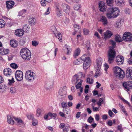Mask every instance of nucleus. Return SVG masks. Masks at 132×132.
<instances>
[{"label": "nucleus", "instance_id": "052dcab7", "mask_svg": "<svg viewBox=\"0 0 132 132\" xmlns=\"http://www.w3.org/2000/svg\"><path fill=\"white\" fill-rule=\"evenodd\" d=\"M92 109L93 111L96 112L97 111H99L100 109V108L96 107H94Z\"/></svg>", "mask_w": 132, "mask_h": 132}, {"label": "nucleus", "instance_id": "09e8293b", "mask_svg": "<svg viewBox=\"0 0 132 132\" xmlns=\"http://www.w3.org/2000/svg\"><path fill=\"white\" fill-rule=\"evenodd\" d=\"M61 104L63 109L64 108H65L67 106V104L66 102L64 101L62 102L61 103Z\"/></svg>", "mask_w": 132, "mask_h": 132}, {"label": "nucleus", "instance_id": "2f4dec72", "mask_svg": "<svg viewBox=\"0 0 132 132\" xmlns=\"http://www.w3.org/2000/svg\"><path fill=\"white\" fill-rule=\"evenodd\" d=\"M119 106L120 107V109L125 114L126 116H127L128 114L126 111L125 109L123 106L120 104H119Z\"/></svg>", "mask_w": 132, "mask_h": 132}, {"label": "nucleus", "instance_id": "4be33fe9", "mask_svg": "<svg viewBox=\"0 0 132 132\" xmlns=\"http://www.w3.org/2000/svg\"><path fill=\"white\" fill-rule=\"evenodd\" d=\"M95 68L96 70L95 77H97V76H100L102 74V72L101 70V67L99 68L98 67H96V68Z\"/></svg>", "mask_w": 132, "mask_h": 132}, {"label": "nucleus", "instance_id": "e433bc0d", "mask_svg": "<svg viewBox=\"0 0 132 132\" xmlns=\"http://www.w3.org/2000/svg\"><path fill=\"white\" fill-rule=\"evenodd\" d=\"M71 11V9L70 8V6L68 5L67 6L66 9L64 11L66 13L68 14H69Z\"/></svg>", "mask_w": 132, "mask_h": 132}, {"label": "nucleus", "instance_id": "0eeeda50", "mask_svg": "<svg viewBox=\"0 0 132 132\" xmlns=\"http://www.w3.org/2000/svg\"><path fill=\"white\" fill-rule=\"evenodd\" d=\"M123 40L126 41H132V34L129 32H125L122 36Z\"/></svg>", "mask_w": 132, "mask_h": 132}, {"label": "nucleus", "instance_id": "39448f33", "mask_svg": "<svg viewBox=\"0 0 132 132\" xmlns=\"http://www.w3.org/2000/svg\"><path fill=\"white\" fill-rule=\"evenodd\" d=\"M35 74L30 71H27L25 74V77L28 81H33L36 78Z\"/></svg>", "mask_w": 132, "mask_h": 132}, {"label": "nucleus", "instance_id": "37998d69", "mask_svg": "<svg viewBox=\"0 0 132 132\" xmlns=\"http://www.w3.org/2000/svg\"><path fill=\"white\" fill-rule=\"evenodd\" d=\"M110 43L112 45V46H110V47H111L112 48H113V49H114L116 45V43L115 41L111 40L110 41Z\"/></svg>", "mask_w": 132, "mask_h": 132}, {"label": "nucleus", "instance_id": "5701e85b", "mask_svg": "<svg viewBox=\"0 0 132 132\" xmlns=\"http://www.w3.org/2000/svg\"><path fill=\"white\" fill-rule=\"evenodd\" d=\"M9 50L8 49H4L3 48H0V54L1 55H5L9 53Z\"/></svg>", "mask_w": 132, "mask_h": 132}, {"label": "nucleus", "instance_id": "680f3d73", "mask_svg": "<svg viewBox=\"0 0 132 132\" xmlns=\"http://www.w3.org/2000/svg\"><path fill=\"white\" fill-rule=\"evenodd\" d=\"M30 27L28 25L26 24L24 25L23 28V29L24 30H28L29 29Z\"/></svg>", "mask_w": 132, "mask_h": 132}, {"label": "nucleus", "instance_id": "393cba45", "mask_svg": "<svg viewBox=\"0 0 132 132\" xmlns=\"http://www.w3.org/2000/svg\"><path fill=\"white\" fill-rule=\"evenodd\" d=\"M10 43L11 46L14 48L16 47L18 45V43L16 40H11L10 41Z\"/></svg>", "mask_w": 132, "mask_h": 132}, {"label": "nucleus", "instance_id": "f257e3e1", "mask_svg": "<svg viewBox=\"0 0 132 132\" xmlns=\"http://www.w3.org/2000/svg\"><path fill=\"white\" fill-rule=\"evenodd\" d=\"M119 11L117 7H110L107 10L106 15L108 19L114 18L119 15Z\"/></svg>", "mask_w": 132, "mask_h": 132}, {"label": "nucleus", "instance_id": "a19ab883", "mask_svg": "<svg viewBox=\"0 0 132 132\" xmlns=\"http://www.w3.org/2000/svg\"><path fill=\"white\" fill-rule=\"evenodd\" d=\"M12 78L11 79H8V80L9 81V82L8 83V84L9 85H11L14 82V79L13 77L12 76H11Z\"/></svg>", "mask_w": 132, "mask_h": 132}, {"label": "nucleus", "instance_id": "1a4fd4ad", "mask_svg": "<svg viewBox=\"0 0 132 132\" xmlns=\"http://www.w3.org/2000/svg\"><path fill=\"white\" fill-rule=\"evenodd\" d=\"M123 86L125 90L129 91L130 89H132V81L125 82L123 83Z\"/></svg>", "mask_w": 132, "mask_h": 132}, {"label": "nucleus", "instance_id": "49530a36", "mask_svg": "<svg viewBox=\"0 0 132 132\" xmlns=\"http://www.w3.org/2000/svg\"><path fill=\"white\" fill-rule=\"evenodd\" d=\"M93 81V80L92 78L91 81H90V78L89 77L87 79V82L88 84H92Z\"/></svg>", "mask_w": 132, "mask_h": 132}, {"label": "nucleus", "instance_id": "7ed1b4c3", "mask_svg": "<svg viewBox=\"0 0 132 132\" xmlns=\"http://www.w3.org/2000/svg\"><path fill=\"white\" fill-rule=\"evenodd\" d=\"M20 54L22 58L26 60H29L31 58V53L27 48H23L21 49Z\"/></svg>", "mask_w": 132, "mask_h": 132}, {"label": "nucleus", "instance_id": "412c9836", "mask_svg": "<svg viewBox=\"0 0 132 132\" xmlns=\"http://www.w3.org/2000/svg\"><path fill=\"white\" fill-rule=\"evenodd\" d=\"M125 0H115L116 4L118 6H123L125 5Z\"/></svg>", "mask_w": 132, "mask_h": 132}, {"label": "nucleus", "instance_id": "58836bf2", "mask_svg": "<svg viewBox=\"0 0 132 132\" xmlns=\"http://www.w3.org/2000/svg\"><path fill=\"white\" fill-rule=\"evenodd\" d=\"M5 24V21L2 19H0V28H2L4 27Z\"/></svg>", "mask_w": 132, "mask_h": 132}, {"label": "nucleus", "instance_id": "cd10ccee", "mask_svg": "<svg viewBox=\"0 0 132 132\" xmlns=\"http://www.w3.org/2000/svg\"><path fill=\"white\" fill-rule=\"evenodd\" d=\"M6 86L5 84L0 85V93L3 92L6 90Z\"/></svg>", "mask_w": 132, "mask_h": 132}, {"label": "nucleus", "instance_id": "4c0bfd02", "mask_svg": "<svg viewBox=\"0 0 132 132\" xmlns=\"http://www.w3.org/2000/svg\"><path fill=\"white\" fill-rule=\"evenodd\" d=\"M14 119L18 124H23V123L22 120L20 118H14Z\"/></svg>", "mask_w": 132, "mask_h": 132}, {"label": "nucleus", "instance_id": "ddd939ff", "mask_svg": "<svg viewBox=\"0 0 132 132\" xmlns=\"http://www.w3.org/2000/svg\"><path fill=\"white\" fill-rule=\"evenodd\" d=\"M124 57L122 56H118L116 57V61L117 64L120 65L124 62Z\"/></svg>", "mask_w": 132, "mask_h": 132}, {"label": "nucleus", "instance_id": "8fccbe9b", "mask_svg": "<svg viewBox=\"0 0 132 132\" xmlns=\"http://www.w3.org/2000/svg\"><path fill=\"white\" fill-rule=\"evenodd\" d=\"M69 14V15L71 16L73 18H75L76 16L75 13L74 11H71Z\"/></svg>", "mask_w": 132, "mask_h": 132}, {"label": "nucleus", "instance_id": "a18cd8bd", "mask_svg": "<svg viewBox=\"0 0 132 132\" xmlns=\"http://www.w3.org/2000/svg\"><path fill=\"white\" fill-rule=\"evenodd\" d=\"M80 7V5L78 4H76L74 7V9L76 10H78Z\"/></svg>", "mask_w": 132, "mask_h": 132}, {"label": "nucleus", "instance_id": "4468645a", "mask_svg": "<svg viewBox=\"0 0 132 132\" xmlns=\"http://www.w3.org/2000/svg\"><path fill=\"white\" fill-rule=\"evenodd\" d=\"M80 80L81 79L79 78L78 75H75L72 77V82L73 84L75 85L79 81H80Z\"/></svg>", "mask_w": 132, "mask_h": 132}, {"label": "nucleus", "instance_id": "6ab92c4d", "mask_svg": "<svg viewBox=\"0 0 132 132\" xmlns=\"http://www.w3.org/2000/svg\"><path fill=\"white\" fill-rule=\"evenodd\" d=\"M112 35V33L111 31L107 30L104 34V38L105 40H106L107 39L110 38Z\"/></svg>", "mask_w": 132, "mask_h": 132}, {"label": "nucleus", "instance_id": "2eb2a0df", "mask_svg": "<svg viewBox=\"0 0 132 132\" xmlns=\"http://www.w3.org/2000/svg\"><path fill=\"white\" fill-rule=\"evenodd\" d=\"M4 74L6 76H11L12 74L11 69L10 68L5 69L4 70Z\"/></svg>", "mask_w": 132, "mask_h": 132}, {"label": "nucleus", "instance_id": "f704fd0d", "mask_svg": "<svg viewBox=\"0 0 132 132\" xmlns=\"http://www.w3.org/2000/svg\"><path fill=\"white\" fill-rule=\"evenodd\" d=\"M53 87L52 84V85L49 83H46L44 85L45 87L47 89L50 90Z\"/></svg>", "mask_w": 132, "mask_h": 132}, {"label": "nucleus", "instance_id": "4d7b16f0", "mask_svg": "<svg viewBox=\"0 0 132 132\" xmlns=\"http://www.w3.org/2000/svg\"><path fill=\"white\" fill-rule=\"evenodd\" d=\"M38 123L37 120L35 119H34L32 120V124L33 126H36Z\"/></svg>", "mask_w": 132, "mask_h": 132}, {"label": "nucleus", "instance_id": "338daca9", "mask_svg": "<svg viewBox=\"0 0 132 132\" xmlns=\"http://www.w3.org/2000/svg\"><path fill=\"white\" fill-rule=\"evenodd\" d=\"M104 70L107 72V70L109 68V66L106 63H105L104 64Z\"/></svg>", "mask_w": 132, "mask_h": 132}, {"label": "nucleus", "instance_id": "aec40b11", "mask_svg": "<svg viewBox=\"0 0 132 132\" xmlns=\"http://www.w3.org/2000/svg\"><path fill=\"white\" fill-rule=\"evenodd\" d=\"M82 61L88 62L90 63V60L89 57H87L86 55H84L81 57Z\"/></svg>", "mask_w": 132, "mask_h": 132}, {"label": "nucleus", "instance_id": "bb28decb", "mask_svg": "<svg viewBox=\"0 0 132 132\" xmlns=\"http://www.w3.org/2000/svg\"><path fill=\"white\" fill-rule=\"evenodd\" d=\"M90 63L88 62H84L83 66V69L85 70L87 69L90 67Z\"/></svg>", "mask_w": 132, "mask_h": 132}, {"label": "nucleus", "instance_id": "de8ad7c7", "mask_svg": "<svg viewBox=\"0 0 132 132\" xmlns=\"http://www.w3.org/2000/svg\"><path fill=\"white\" fill-rule=\"evenodd\" d=\"M10 65L12 68L14 69H16L18 67L17 65L14 63L11 64Z\"/></svg>", "mask_w": 132, "mask_h": 132}, {"label": "nucleus", "instance_id": "774afa93", "mask_svg": "<svg viewBox=\"0 0 132 132\" xmlns=\"http://www.w3.org/2000/svg\"><path fill=\"white\" fill-rule=\"evenodd\" d=\"M93 120L94 119L91 116H90L88 118V121L89 123H91L93 121Z\"/></svg>", "mask_w": 132, "mask_h": 132}, {"label": "nucleus", "instance_id": "c03bdc74", "mask_svg": "<svg viewBox=\"0 0 132 132\" xmlns=\"http://www.w3.org/2000/svg\"><path fill=\"white\" fill-rule=\"evenodd\" d=\"M10 92L12 94L15 93L16 92V89L14 87H12L10 89Z\"/></svg>", "mask_w": 132, "mask_h": 132}, {"label": "nucleus", "instance_id": "c85d7f7f", "mask_svg": "<svg viewBox=\"0 0 132 132\" xmlns=\"http://www.w3.org/2000/svg\"><path fill=\"white\" fill-rule=\"evenodd\" d=\"M56 14L57 16L59 17L62 15V13L61 12V10H60V9L59 7L57 6L56 9Z\"/></svg>", "mask_w": 132, "mask_h": 132}, {"label": "nucleus", "instance_id": "20e7f679", "mask_svg": "<svg viewBox=\"0 0 132 132\" xmlns=\"http://www.w3.org/2000/svg\"><path fill=\"white\" fill-rule=\"evenodd\" d=\"M116 55V52L114 49L111 47H109L107 55L108 62L109 63L111 64L113 62Z\"/></svg>", "mask_w": 132, "mask_h": 132}, {"label": "nucleus", "instance_id": "72a5a7b5", "mask_svg": "<svg viewBox=\"0 0 132 132\" xmlns=\"http://www.w3.org/2000/svg\"><path fill=\"white\" fill-rule=\"evenodd\" d=\"M51 28L52 29L51 30H52V32L53 33L55 36H56V35L57 34L58 32L56 27L54 26L51 27Z\"/></svg>", "mask_w": 132, "mask_h": 132}, {"label": "nucleus", "instance_id": "a878e982", "mask_svg": "<svg viewBox=\"0 0 132 132\" xmlns=\"http://www.w3.org/2000/svg\"><path fill=\"white\" fill-rule=\"evenodd\" d=\"M7 122L9 123L12 125L14 123L13 118L10 115L7 116Z\"/></svg>", "mask_w": 132, "mask_h": 132}, {"label": "nucleus", "instance_id": "7c9ffc66", "mask_svg": "<svg viewBox=\"0 0 132 132\" xmlns=\"http://www.w3.org/2000/svg\"><path fill=\"white\" fill-rule=\"evenodd\" d=\"M82 62V60L81 57L80 58H79L75 60L74 61L73 63L75 64L78 65L81 63Z\"/></svg>", "mask_w": 132, "mask_h": 132}, {"label": "nucleus", "instance_id": "c9c22d12", "mask_svg": "<svg viewBox=\"0 0 132 132\" xmlns=\"http://www.w3.org/2000/svg\"><path fill=\"white\" fill-rule=\"evenodd\" d=\"M42 113V110L40 108H38L37 109L36 111V116L38 117H39L40 116Z\"/></svg>", "mask_w": 132, "mask_h": 132}, {"label": "nucleus", "instance_id": "9b49d317", "mask_svg": "<svg viewBox=\"0 0 132 132\" xmlns=\"http://www.w3.org/2000/svg\"><path fill=\"white\" fill-rule=\"evenodd\" d=\"M6 8L7 10L12 9L14 6V2L12 1H7L6 2Z\"/></svg>", "mask_w": 132, "mask_h": 132}, {"label": "nucleus", "instance_id": "b1692460", "mask_svg": "<svg viewBox=\"0 0 132 132\" xmlns=\"http://www.w3.org/2000/svg\"><path fill=\"white\" fill-rule=\"evenodd\" d=\"M80 52V50L79 48H77L74 52L73 56L74 58H76L79 55Z\"/></svg>", "mask_w": 132, "mask_h": 132}, {"label": "nucleus", "instance_id": "dca6fc26", "mask_svg": "<svg viewBox=\"0 0 132 132\" xmlns=\"http://www.w3.org/2000/svg\"><path fill=\"white\" fill-rule=\"evenodd\" d=\"M15 34L19 37L21 36L24 34L23 30L21 29H18L15 30Z\"/></svg>", "mask_w": 132, "mask_h": 132}, {"label": "nucleus", "instance_id": "13d9d810", "mask_svg": "<svg viewBox=\"0 0 132 132\" xmlns=\"http://www.w3.org/2000/svg\"><path fill=\"white\" fill-rule=\"evenodd\" d=\"M32 45L34 46H36L38 44V42L36 41H32Z\"/></svg>", "mask_w": 132, "mask_h": 132}, {"label": "nucleus", "instance_id": "3c124183", "mask_svg": "<svg viewBox=\"0 0 132 132\" xmlns=\"http://www.w3.org/2000/svg\"><path fill=\"white\" fill-rule=\"evenodd\" d=\"M73 26L75 28V30L76 31H77L81 28L80 26L76 24H75Z\"/></svg>", "mask_w": 132, "mask_h": 132}, {"label": "nucleus", "instance_id": "f3484780", "mask_svg": "<svg viewBox=\"0 0 132 132\" xmlns=\"http://www.w3.org/2000/svg\"><path fill=\"white\" fill-rule=\"evenodd\" d=\"M102 64V59L101 58H98L96 60V64L95 66V68L98 67V68L101 67Z\"/></svg>", "mask_w": 132, "mask_h": 132}, {"label": "nucleus", "instance_id": "6e6d98bb", "mask_svg": "<svg viewBox=\"0 0 132 132\" xmlns=\"http://www.w3.org/2000/svg\"><path fill=\"white\" fill-rule=\"evenodd\" d=\"M83 30L84 35H87L89 34V31L88 29H84Z\"/></svg>", "mask_w": 132, "mask_h": 132}, {"label": "nucleus", "instance_id": "6e6552de", "mask_svg": "<svg viewBox=\"0 0 132 132\" xmlns=\"http://www.w3.org/2000/svg\"><path fill=\"white\" fill-rule=\"evenodd\" d=\"M16 79L18 81H20L23 79V72L21 71L17 70L15 74Z\"/></svg>", "mask_w": 132, "mask_h": 132}, {"label": "nucleus", "instance_id": "603ef678", "mask_svg": "<svg viewBox=\"0 0 132 132\" xmlns=\"http://www.w3.org/2000/svg\"><path fill=\"white\" fill-rule=\"evenodd\" d=\"M120 21L119 20L115 24V27L117 28H119L121 26Z\"/></svg>", "mask_w": 132, "mask_h": 132}, {"label": "nucleus", "instance_id": "9d476101", "mask_svg": "<svg viewBox=\"0 0 132 132\" xmlns=\"http://www.w3.org/2000/svg\"><path fill=\"white\" fill-rule=\"evenodd\" d=\"M126 76L129 79H132V68H128L126 70Z\"/></svg>", "mask_w": 132, "mask_h": 132}, {"label": "nucleus", "instance_id": "69168bd1", "mask_svg": "<svg viewBox=\"0 0 132 132\" xmlns=\"http://www.w3.org/2000/svg\"><path fill=\"white\" fill-rule=\"evenodd\" d=\"M108 113L110 117H112L113 116V115L114 114L111 110H110L109 111Z\"/></svg>", "mask_w": 132, "mask_h": 132}, {"label": "nucleus", "instance_id": "0e129e2a", "mask_svg": "<svg viewBox=\"0 0 132 132\" xmlns=\"http://www.w3.org/2000/svg\"><path fill=\"white\" fill-rule=\"evenodd\" d=\"M65 125V128L63 129V130L66 131H67V129L70 128V126L68 124H67Z\"/></svg>", "mask_w": 132, "mask_h": 132}, {"label": "nucleus", "instance_id": "bf43d9fd", "mask_svg": "<svg viewBox=\"0 0 132 132\" xmlns=\"http://www.w3.org/2000/svg\"><path fill=\"white\" fill-rule=\"evenodd\" d=\"M46 1L45 0H42L41 1V4L42 6H45L46 5Z\"/></svg>", "mask_w": 132, "mask_h": 132}, {"label": "nucleus", "instance_id": "473e14b6", "mask_svg": "<svg viewBox=\"0 0 132 132\" xmlns=\"http://www.w3.org/2000/svg\"><path fill=\"white\" fill-rule=\"evenodd\" d=\"M36 19L35 18L32 17L29 19V21L31 24L33 25L36 22Z\"/></svg>", "mask_w": 132, "mask_h": 132}, {"label": "nucleus", "instance_id": "864d4df0", "mask_svg": "<svg viewBox=\"0 0 132 132\" xmlns=\"http://www.w3.org/2000/svg\"><path fill=\"white\" fill-rule=\"evenodd\" d=\"M48 115L50 116V117L51 118H55L56 116V114L55 113L52 114L50 112L48 113Z\"/></svg>", "mask_w": 132, "mask_h": 132}, {"label": "nucleus", "instance_id": "5fc2aeb1", "mask_svg": "<svg viewBox=\"0 0 132 132\" xmlns=\"http://www.w3.org/2000/svg\"><path fill=\"white\" fill-rule=\"evenodd\" d=\"M107 3L109 6H111L113 2V0H107Z\"/></svg>", "mask_w": 132, "mask_h": 132}, {"label": "nucleus", "instance_id": "c756f323", "mask_svg": "<svg viewBox=\"0 0 132 132\" xmlns=\"http://www.w3.org/2000/svg\"><path fill=\"white\" fill-rule=\"evenodd\" d=\"M116 41L118 42H120L123 40V38H121V37L119 35L117 34L115 37Z\"/></svg>", "mask_w": 132, "mask_h": 132}, {"label": "nucleus", "instance_id": "ea45409f", "mask_svg": "<svg viewBox=\"0 0 132 132\" xmlns=\"http://www.w3.org/2000/svg\"><path fill=\"white\" fill-rule=\"evenodd\" d=\"M82 81V80H80L79 82L76 85V87L77 89L81 87Z\"/></svg>", "mask_w": 132, "mask_h": 132}, {"label": "nucleus", "instance_id": "e2e57ef3", "mask_svg": "<svg viewBox=\"0 0 132 132\" xmlns=\"http://www.w3.org/2000/svg\"><path fill=\"white\" fill-rule=\"evenodd\" d=\"M67 54L68 55L71 52V49L70 47H68L67 48Z\"/></svg>", "mask_w": 132, "mask_h": 132}, {"label": "nucleus", "instance_id": "423d86ee", "mask_svg": "<svg viewBox=\"0 0 132 132\" xmlns=\"http://www.w3.org/2000/svg\"><path fill=\"white\" fill-rule=\"evenodd\" d=\"M67 88L64 86L61 87L59 89L58 92V96H60L62 98L65 97V95L66 94V92Z\"/></svg>", "mask_w": 132, "mask_h": 132}, {"label": "nucleus", "instance_id": "f03ea898", "mask_svg": "<svg viewBox=\"0 0 132 132\" xmlns=\"http://www.w3.org/2000/svg\"><path fill=\"white\" fill-rule=\"evenodd\" d=\"M113 70L115 77L119 79H121L125 76L123 70L119 67L116 66L113 68Z\"/></svg>", "mask_w": 132, "mask_h": 132}, {"label": "nucleus", "instance_id": "a211bd4d", "mask_svg": "<svg viewBox=\"0 0 132 132\" xmlns=\"http://www.w3.org/2000/svg\"><path fill=\"white\" fill-rule=\"evenodd\" d=\"M100 21L104 25H106L108 23L107 18L104 16H101L100 17Z\"/></svg>", "mask_w": 132, "mask_h": 132}, {"label": "nucleus", "instance_id": "79ce46f5", "mask_svg": "<svg viewBox=\"0 0 132 132\" xmlns=\"http://www.w3.org/2000/svg\"><path fill=\"white\" fill-rule=\"evenodd\" d=\"M67 5L66 4H61V5L60 6V7H59L60 8V10H62L63 11L66 9V7H67Z\"/></svg>", "mask_w": 132, "mask_h": 132}, {"label": "nucleus", "instance_id": "f8f14e48", "mask_svg": "<svg viewBox=\"0 0 132 132\" xmlns=\"http://www.w3.org/2000/svg\"><path fill=\"white\" fill-rule=\"evenodd\" d=\"M98 5L100 10L101 11L104 12L105 11L106 7L103 2H100L98 3Z\"/></svg>", "mask_w": 132, "mask_h": 132}]
</instances>
